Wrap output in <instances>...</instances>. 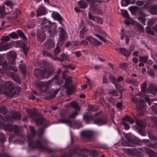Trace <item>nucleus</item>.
I'll return each instance as SVG.
<instances>
[{
    "mask_svg": "<svg viewBox=\"0 0 157 157\" xmlns=\"http://www.w3.org/2000/svg\"><path fill=\"white\" fill-rule=\"evenodd\" d=\"M136 121V123L137 125V129L139 133L142 136H145L146 134L145 130V126L144 125L143 122L140 121L136 120V117L134 116L133 118H132L128 116H125L121 119V123L124 126V129L128 130L130 128V126L127 123L128 121L130 123H134Z\"/></svg>",
    "mask_w": 157,
    "mask_h": 157,
    "instance_id": "nucleus-1",
    "label": "nucleus"
},
{
    "mask_svg": "<svg viewBox=\"0 0 157 157\" xmlns=\"http://www.w3.org/2000/svg\"><path fill=\"white\" fill-rule=\"evenodd\" d=\"M28 142L29 147L31 149L38 148L42 151H46L48 153H53L56 151L55 149L47 147L43 145V144H47L48 142L47 140L45 139H41L40 140H38L34 141L31 137H29Z\"/></svg>",
    "mask_w": 157,
    "mask_h": 157,
    "instance_id": "nucleus-2",
    "label": "nucleus"
},
{
    "mask_svg": "<svg viewBox=\"0 0 157 157\" xmlns=\"http://www.w3.org/2000/svg\"><path fill=\"white\" fill-rule=\"evenodd\" d=\"M11 120V117L9 116L2 117L0 118V129L3 128L5 131L9 132L14 131L15 134H18L21 128V126L19 125H13L10 124V121Z\"/></svg>",
    "mask_w": 157,
    "mask_h": 157,
    "instance_id": "nucleus-3",
    "label": "nucleus"
},
{
    "mask_svg": "<svg viewBox=\"0 0 157 157\" xmlns=\"http://www.w3.org/2000/svg\"><path fill=\"white\" fill-rule=\"evenodd\" d=\"M44 64L46 66L45 68L43 70L35 69L34 74L37 78H38L43 79L47 76H50L54 71L53 68L49 63L46 61L44 62Z\"/></svg>",
    "mask_w": 157,
    "mask_h": 157,
    "instance_id": "nucleus-4",
    "label": "nucleus"
},
{
    "mask_svg": "<svg viewBox=\"0 0 157 157\" xmlns=\"http://www.w3.org/2000/svg\"><path fill=\"white\" fill-rule=\"evenodd\" d=\"M26 112L29 114V117L35 121L37 125H43L44 127L47 126V123L46 120L40 117L36 110H32L31 109H27Z\"/></svg>",
    "mask_w": 157,
    "mask_h": 157,
    "instance_id": "nucleus-5",
    "label": "nucleus"
},
{
    "mask_svg": "<svg viewBox=\"0 0 157 157\" xmlns=\"http://www.w3.org/2000/svg\"><path fill=\"white\" fill-rule=\"evenodd\" d=\"M125 137L128 143L126 142L124 143V141H122V146L136 147V146H140L141 144V142L139 140L130 134H127Z\"/></svg>",
    "mask_w": 157,
    "mask_h": 157,
    "instance_id": "nucleus-6",
    "label": "nucleus"
},
{
    "mask_svg": "<svg viewBox=\"0 0 157 157\" xmlns=\"http://www.w3.org/2000/svg\"><path fill=\"white\" fill-rule=\"evenodd\" d=\"M41 24L44 28L48 29V31L51 35L55 34L56 27L54 23L44 18L42 20Z\"/></svg>",
    "mask_w": 157,
    "mask_h": 157,
    "instance_id": "nucleus-7",
    "label": "nucleus"
},
{
    "mask_svg": "<svg viewBox=\"0 0 157 157\" xmlns=\"http://www.w3.org/2000/svg\"><path fill=\"white\" fill-rule=\"evenodd\" d=\"M43 56L45 57H48L54 60H58L60 62H62L66 60L67 61H69V58L67 55L62 53L60 55V58L54 56L53 55L49 53L47 50H43L42 51Z\"/></svg>",
    "mask_w": 157,
    "mask_h": 157,
    "instance_id": "nucleus-8",
    "label": "nucleus"
},
{
    "mask_svg": "<svg viewBox=\"0 0 157 157\" xmlns=\"http://www.w3.org/2000/svg\"><path fill=\"white\" fill-rule=\"evenodd\" d=\"M88 2L90 3V8L91 10L97 14L100 13L101 11L99 9L98 4L96 2L99 3L102 2L101 0H86Z\"/></svg>",
    "mask_w": 157,
    "mask_h": 157,
    "instance_id": "nucleus-9",
    "label": "nucleus"
},
{
    "mask_svg": "<svg viewBox=\"0 0 157 157\" xmlns=\"http://www.w3.org/2000/svg\"><path fill=\"white\" fill-rule=\"evenodd\" d=\"M0 65L2 66L3 69L5 70H10L15 72L18 71L17 68L15 66L8 64L6 61L3 62L1 58H0Z\"/></svg>",
    "mask_w": 157,
    "mask_h": 157,
    "instance_id": "nucleus-10",
    "label": "nucleus"
},
{
    "mask_svg": "<svg viewBox=\"0 0 157 157\" xmlns=\"http://www.w3.org/2000/svg\"><path fill=\"white\" fill-rule=\"evenodd\" d=\"M51 80H49L47 82H40L37 83V87L42 92L46 91L47 89L48 88L49 85L51 83Z\"/></svg>",
    "mask_w": 157,
    "mask_h": 157,
    "instance_id": "nucleus-11",
    "label": "nucleus"
},
{
    "mask_svg": "<svg viewBox=\"0 0 157 157\" xmlns=\"http://www.w3.org/2000/svg\"><path fill=\"white\" fill-rule=\"evenodd\" d=\"M81 135L87 141H90L92 140L93 132L90 130L83 131L81 132Z\"/></svg>",
    "mask_w": 157,
    "mask_h": 157,
    "instance_id": "nucleus-12",
    "label": "nucleus"
},
{
    "mask_svg": "<svg viewBox=\"0 0 157 157\" xmlns=\"http://www.w3.org/2000/svg\"><path fill=\"white\" fill-rule=\"evenodd\" d=\"M8 63L11 64L15 65L16 58V52L13 51L10 52L7 56Z\"/></svg>",
    "mask_w": 157,
    "mask_h": 157,
    "instance_id": "nucleus-13",
    "label": "nucleus"
},
{
    "mask_svg": "<svg viewBox=\"0 0 157 157\" xmlns=\"http://www.w3.org/2000/svg\"><path fill=\"white\" fill-rule=\"evenodd\" d=\"M132 101L136 104V107L138 109H142L145 107L144 101L138 100L136 97H133L132 98Z\"/></svg>",
    "mask_w": 157,
    "mask_h": 157,
    "instance_id": "nucleus-14",
    "label": "nucleus"
},
{
    "mask_svg": "<svg viewBox=\"0 0 157 157\" xmlns=\"http://www.w3.org/2000/svg\"><path fill=\"white\" fill-rule=\"evenodd\" d=\"M145 148L138 147V148H126L125 151L128 154L132 155H136L137 152H139V150L142 151H144Z\"/></svg>",
    "mask_w": 157,
    "mask_h": 157,
    "instance_id": "nucleus-15",
    "label": "nucleus"
},
{
    "mask_svg": "<svg viewBox=\"0 0 157 157\" xmlns=\"http://www.w3.org/2000/svg\"><path fill=\"white\" fill-rule=\"evenodd\" d=\"M59 37V41L60 42L65 41L67 37L66 31L61 27L60 29Z\"/></svg>",
    "mask_w": 157,
    "mask_h": 157,
    "instance_id": "nucleus-16",
    "label": "nucleus"
},
{
    "mask_svg": "<svg viewBox=\"0 0 157 157\" xmlns=\"http://www.w3.org/2000/svg\"><path fill=\"white\" fill-rule=\"evenodd\" d=\"M86 39L88 40L91 45L96 46L101 44V42L98 41L96 39L90 36H86Z\"/></svg>",
    "mask_w": 157,
    "mask_h": 157,
    "instance_id": "nucleus-17",
    "label": "nucleus"
},
{
    "mask_svg": "<svg viewBox=\"0 0 157 157\" xmlns=\"http://www.w3.org/2000/svg\"><path fill=\"white\" fill-rule=\"evenodd\" d=\"M106 122V120L105 118L102 116H99L95 118L94 121V124L98 125H102Z\"/></svg>",
    "mask_w": 157,
    "mask_h": 157,
    "instance_id": "nucleus-18",
    "label": "nucleus"
},
{
    "mask_svg": "<svg viewBox=\"0 0 157 157\" xmlns=\"http://www.w3.org/2000/svg\"><path fill=\"white\" fill-rule=\"evenodd\" d=\"M36 12V16L37 17H40L42 15H45L48 12L46 8L42 6H40L38 7Z\"/></svg>",
    "mask_w": 157,
    "mask_h": 157,
    "instance_id": "nucleus-19",
    "label": "nucleus"
},
{
    "mask_svg": "<svg viewBox=\"0 0 157 157\" xmlns=\"http://www.w3.org/2000/svg\"><path fill=\"white\" fill-rule=\"evenodd\" d=\"M4 87L6 90L10 92H12L13 94H14V93H15L14 87L11 82L8 81L5 82Z\"/></svg>",
    "mask_w": 157,
    "mask_h": 157,
    "instance_id": "nucleus-20",
    "label": "nucleus"
},
{
    "mask_svg": "<svg viewBox=\"0 0 157 157\" xmlns=\"http://www.w3.org/2000/svg\"><path fill=\"white\" fill-rule=\"evenodd\" d=\"M38 40L41 43L44 42L46 38V35L43 30H38L37 35Z\"/></svg>",
    "mask_w": 157,
    "mask_h": 157,
    "instance_id": "nucleus-21",
    "label": "nucleus"
},
{
    "mask_svg": "<svg viewBox=\"0 0 157 157\" xmlns=\"http://www.w3.org/2000/svg\"><path fill=\"white\" fill-rule=\"evenodd\" d=\"M52 17L54 19L57 20L60 24H62L63 19L59 13H58L53 12L52 13Z\"/></svg>",
    "mask_w": 157,
    "mask_h": 157,
    "instance_id": "nucleus-22",
    "label": "nucleus"
},
{
    "mask_svg": "<svg viewBox=\"0 0 157 157\" xmlns=\"http://www.w3.org/2000/svg\"><path fill=\"white\" fill-rule=\"evenodd\" d=\"M50 80H51V83L54 80L55 81V83L59 85L63 84L64 82L63 80L59 78V76L57 75H55Z\"/></svg>",
    "mask_w": 157,
    "mask_h": 157,
    "instance_id": "nucleus-23",
    "label": "nucleus"
},
{
    "mask_svg": "<svg viewBox=\"0 0 157 157\" xmlns=\"http://www.w3.org/2000/svg\"><path fill=\"white\" fill-rule=\"evenodd\" d=\"M125 81L127 83L131 84L133 86H138L139 83L138 81L134 78L131 79L128 78L125 80Z\"/></svg>",
    "mask_w": 157,
    "mask_h": 157,
    "instance_id": "nucleus-24",
    "label": "nucleus"
},
{
    "mask_svg": "<svg viewBox=\"0 0 157 157\" xmlns=\"http://www.w3.org/2000/svg\"><path fill=\"white\" fill-rule=\"evenodd\" d=\"M117 51H120L121 54L123 55L126 57L129 56L131 54V52L125 48L120 47L117 49Z\"/></svg>",
    "mask_w": 157,
    "mask_h": 157,
    "instance_id": "nucleus-25",
    "label": "nucleus"
},
{
    "mask_svg": "<svg viewBox=\"0 0 157 157\" xmlns=\"http://www.w3.org/2000/svg\"><path fill=\"white\" fill-rule=\"evenodd\" d=\"M59 89H57L56 90L52 91L50 94L46 97V99L50 100L54 98L56 94L58 93L59 91Z\"/></svg>",
    "mask_w": 157,
    "mask_h": 157,
    "instance_id": "nucleus-26",
    "label": "nucleus"
},
{
    "mask_svg": "<svg viewBox=\"0 0 157 157\" xmlns=\"http://www.w3.org/2000/svg\"><path fill=\"white\" fill-rule=\"evenodd\" d=\"M45 48L47 49L51 50L55 46V44L52 40H47L45 43Z\"/></svg>",
    "mask_w": 157,
    "mask_h": 157,
    "instance_id": "nucleus-27",
    "label": "nucleus"
},
{
    "mask_svg": "<svg viewBox=\"0 0 157 157\" xmlns=\"http://www.w3.org/2000/svg\"><path fill=\"white\" fill-rule=\"evenodd\" d=\"M59 121L60 123L66 124L70 126H72L74 124H76V121H71L70 120H68L64 119H59Z\"/></svg>",
    "mask_w": 157,
    "mask_h": 157,
    "instance_id": "nucleus-28",
    "label": "nucleus"
},
{
    "mask_svg": "<svg viewBox=\"0 0 157 157\" xmlns=\"http://www.w3.org/2000/svg\"><path fill=\"white\" fill-rule=\"evenodd\" d=\"M83 119L86 123L89 124L90 121H92L94 119L93 116L92 115L84 114L83 116Z\"/></svg>",
    "mask_w": 157,
    "mask_h": 157,
    "instance_id": "nucleus-29",
    "label": "nucleus"
},
{
    "mask_svg": "<svg viewBox=\"0 0 157 157\" xmlns=\"http://www.w3.org/2000/svg\"><path fill=\"white\" fill-rule=\"evenodd\" d=\"M146 152L149 157H157V154L150 149L145 148Z\"/></svg>",
    "mask_w": 157,
    "mask_h": 157,
    "instance_id": "nucleus-30",
    "label": "nucleus"
},
{
    "mask_svg": "<svg viewBox=\"0 0 157 157\" xmlns=\"http://www.w3.org/2000/svg\"><path fill=\"white\" fill-rule=\"evenodd\" d=\"M88 18L90 19H91L94 21H96L100 24L102 23V21L101 19L97 17L94 16L92 15L90 13H88Z\"/></svg>",
    "mask_w": 157,
    "mask_h": 157,
    "instance_id": "nucleus-31",
    "label": "nucleus"
},
{
    "mask_svg": "<svg viewBox=\"0 0 157 157\" xmlns=\"http://www.w3.org/2000/svg\"><path fill=\"white\" fill-rule=\"evenodd\" d=\"M64 88L66 90L67 93L68 94H73L75 87L72 85H71L69 86L67 85H66L64 86Z\"/></svg>",
    "mask_w": 157,
    "mask_h": 157,
    "instance_id": "nucleus-32",
    "label": "nucleus"
},
{
    "mask_svg": "<svg viewBox=\"0 0 157 157\" xmlns=\"http://www.w3.org/2000/svg\"><path fill=\"white\" fill-rule=\"evenodd\" d=\"M19 69L22 74L26 75L27 74L26 66L24 63L20 64L19 66Z\"/></svg>",
    "mask_w": 157,
    "mask_h": 157,
    "instance_id": "nucleus-33",
    "label": "nucleus"
},
{
    "mask_svg": "<svg viewBox=\"0 0 157 157\" xmlns=\"http://www.w3.org/2000/svg\"><path fill=\"white\" fill-rule=\"evenodd\" d=\"M11 116L13 119L14 120H20L21 116L19 113L15 112L13 111L11 113Z\"/></svg>",
    "mask_w": 157,
    "mask_h": 157,
    "instance_id": "nucleus-34",
    "label": "nucleus"
},
{
    "mask_svg": "<svg viewBox=\"0 0 157 157\" xmlns=\"http://www.w3.org/2000/svg\"><path fill=\"white\" fill-rule=\"evenodd\" d=\"M78 3L81 9H86L87 7V4L84 0H81L78 1Z\"/></svg>",
    "mask_w": 157,
    "mask_h": 157,
    "instance_id": "nucleus-35",
    "label": "nucleus"
},
{
    "mask_svg": "<svg viewBox=\"0 0 157 157\" xmlns=\"http://www.w3.org/2000/svg\"><path fill=\"white\" fill-rule=\"evenodd\" d=\"M87 30L85 27H83L80 32V37L82 39L85 38V35L87 34Z\"/></svg>",
    "mask_w": 157,
    "mask_h": 157,
    "instance_id": "nucleus-36",
    "label": "nucleus"
},
{
    "mask_svg": "<svg viewBox=\"0 0 157 157\" xmlns=\"http://www.w3.org/2000/svg\"><path fill=\"white\" fill-rule=\"evenodd\" d=\"M17 32L18 36L20 37L21 38L23 39L25 42H26L27 40V38L26 36H25L23 32L20 29L17 30Z\"/></svg>",
    "mask_w": 157,
    "mask_h": 157,
    "instance_id": "nucleus-37",
    "label": "nucleus"
},
{
    "mask_svg": "<svg viewBox=\"0 0 157 157\" xmlns=\"http://www.w3.org/2000/svg\"><path fill=\"white\" fill-rule=\"evenodd\" d=\"M12 77L13 79L18 84L21 83V80L18 75L13 73L12 75Z\"/></svg>",
    "mask_w": 157,
    "mask_h": 157,
    "instance_id": "nucleus-38",
    "label": "nucleus"
},
{
    "mask_svg": "<svg viewBox=\"0 0 157 157\" xmlns=\"http://www.w3.org/2000/svg\"><path fill=\"white\" fill-rule=\"evenodd\" d=\"M69 106L75 108V109L79 110L80 108L79 105L75 101H72L69 104Z\"/></svg>",
    "mask_w": 157,
    "mask_h": 157,
    "instance_id": "nucleus-39",
    "label": "nucleus"
},
{
    "mask_svg": "<svg viewBox=\"0 0 157 157\" xmlns=\"http://www.w3.org/2000/svg\"><path fill=\"white\" fill-rule=\"evenodd\" d=\"M21 43L22 44L21 45V46L23 50L24 54L26 55L29 51V48L27 47V45L25 43L22 42Z\"/></svg>",
    "mask_w": 157,
    "mask_h": 157,
    "instance_id": "nucleus-40",
    "label": "nucleus"
},
{
    "mask_svg": "<svg viewBox=\"0 0 157 157\" xmlns=\"http://www.w3.org/2000/svg\"><path fill=\"white\" fill-rule=\"evenodd\" d=\"M6 137L5 134L1 132H0V142L3 144L6 141Z\"/></svg>",
    "mask_w": 157,
    "mask_h": 157,
    "instance_id": "nucleus-41",
    "label": "nucleus"
},
{
    "mask_svg": "<svg viewBox=\"0 0 157 157\" xmlns=\"http://www.w3.org/2000/svg\"><path fill=\"white\" fill-rule=\"evenodd\" d=\"M148 56H140V60L141 62H143L144 63L147 62L148 59Z\"/></svg>",
    "mask_w": 157,
    "mask_h": 157,
    "instance_id": "nucleus-42",
    "label": "nucleus"
},
{
    "mask_svg": "<svg viewBox=\"0 0 157 157\" xmlns=\"http://www.w3.org/2000/svg\"><path fill=\"white\" fill-rule=\"evenodd\" d=\"M121 12L122 15L124 17L127 18V19L129 18V15L128 13V11L126 10H121Z\"/></svg>",
    "mask_w": 157,
    "mask_h": 157,
    "instance_id": "nucleus-43",
    "label": "nucleus"
},
{
    "mask_svg": "<svg viewBox=\"0 0 157 157\" xmlns=\"http://www.w3.org/2000/svg\"><path fill=\"white\" fill-rule=\"evenodd\" d=\"M61 49L59 47L58 44H57L56 48L54 50V54L56 56L61 51Z\"/></svg>",
    "mask_w": 157,
    "mask_h": 157,
    "instance_id": "nucleus-44",
    "label": "nucleus"
},
{
    "mask_svg": "<svg viewBox=\"0 0 157 157\" xmlns=\"http://www.w3.org/2000/svg\"><path fill=\"white\" fill-rule=\"evenodd\" d=\"M109 78L111 80V82L113 83L115 86H116L117 85V79L113 75H110L109 76Z\"/></svg>",
    "mask_w": 157,
    "mask_h": 157,
    "instance_id": "nucleus-45",
    "label": "nucleus"
},
{
    "mask_svg": "<svg viewBox=\"0 0 157 157\" xmlns=\"http://www.w3.org/2000/svg\"><path fill=\"white\" fill-rule=\"evenodd\" d=\"M123 79V78L122 76H120L117 78V79L116 82L117 83V85H116V88H117L118 89H119L120 87V85L118 84V82L122 81Z\"/></svg>",
    "mask_w": 157,
    "mask_h": 157,
    "instance_id": "nucleus-46",
    "label": "nucleus"
},
{
    "mask_svg": "<svg viewBox=\"0 0 157 157\" xmlns=\"http://www.w3.org/2000/svg\"><path fill=\"white\" fill-rule=\"evenodd\" d=\"M9 36L10 38H18V35L15 32H13L9 34Z\"/></svg>",
    "mask_w": 157,
    "mask_h": 157,
    "instance_id": "nucleus-47",
    "label": "nucleus"
},
{
    "mask_svg": "<svg viewBox=\"0 0 157 157\" xmlns=\"http://www.w3.org/2000/svg\"><path fill=\"white\" fill-rule=\"evenodd\" d=\"M9 48V46L8 44H5L3 46L0 45V51L5 50Z\"/></svg>",
    "mask_w": 157,
    "mask_h": 157,
    "instance_id": "nucleus-48",
    "label": "nucleus"
},
{
    "mask_svg": "<svg viewBox=\"0 0 157 157\" xmlns=\"http://www.w3.org/2000/svg\"><path fill=\"white\" fill-rule=\"evenodd\" d=\"M29 128L32 134V135L33 136H34L36 135V133L34 127L32 126H30Z\"/></svg>",
    "mask_w": 157,
    "mask_h": 157,
    "instance_id": "nucleus-49",
    "label": "nucleus"
},
{
    "mask_svg": "<svg viewBox=\"0 0 157 157\" xmlns=\"http://www.w3.org/2000/svg\"><path fill=\"white\" fill-rule=\"evenodd\" d=\"M44 130L43 128H40L38 130V132L37 135L38 136L41 138L42 136V135L44 133Z\"/></svg>",
    "mask_w": 157,
    "mask_h": 157,
    "instance_id": "nucleus-50",
    "label": "nucleus"
},
{
    "mask_svg": "<svg viewBox=\"0 0 157 157\" xmlns=\"http://www.w3.org/2000/svg\"><path fill=\"white\" fill-rule=\"evenodd\" d=\"M78 115V113L76 111H75L72 113L70 114L68 117L69 119H73L75 117Z\"/></svg>",
    "mask_w": 157,
    "mask_h": 157,
    "instance_id": "nucleus-51",
    "label": "nucleus"
},
{
    "mask_svg": "<svg viewBox=\"0 0 157 157\" xmlns=\"http://www.w3.org/2000/svg\"><path fill=\"white\" fill-rule=\"evenodd\" d=\"M7 112V109L5 107L2 106L0 107V113L3 114H5Z\"/></svg>",
    "mask_w": 157,
    "mask_h": 157,
    "instance_id": "nucleus-52",
    "label": "nucleus"
},
{
    "mask_svg": "<svg viewBox=\"0 0 157 157\" xmlns=\"http://www.w3.org/2000/svg\"><path fill=\"white\" fill-rule=\"evenodd\" d=\"M146 31L147 34H151L152 35H154V32L149 27H147L146 29Z\"/></svg>",
    "mask_w": 157,
    "mask_h": 157,
    "instance_id": "nucleus-53",
    "label": "nucleus"
},
{
    "mask_svg": "<svg viewBox=\"0 0 157 157\" xmlns=\"http://www.w3.org/2000/svg\"><path fill=\"white\" fill-rule=\"evenodd\" d=\"M72 82V78L71 77H68L65 82L64 85H69Z\"/></svg>",
    "mask_w": 157,
    "mask_h": 157,
    "instance_id": "nucleus-54",
    "label": "nucleus"
},
{
    "mask_svg": "<svg viewBox=\"0 0 157 157\" xmlns=\"http://www.w3.org/2000/svg\"><path fill=\"white\" fill-rule=\"evenodd\" d=\"M146 87L147 84L146 82H144L142 84L141 86V91L143 92H145Z\"/></svg>",
    "mask_w": 157,
    "mask_h": 157,
    "instance_id": "nucleus-55",
    "label": "nucleus"
},
{
    "mask_svg": "<svg viewBox=\"0 0 157 157\" xmlns=\"http://www.w3.org/2000/svg\"><path fill=\"white\" fill-rule=\"evenodd\" d=\"M5 15L4 7H0V16L3 17Z\"/></svg>",
    "mask_w": 157,
    "mask_h": 157,
    "instance_id": "nucleus-56",
    "label": "nucleus"
},
{
    "mask_svg": "<svg viewBox=\"0 0 157 157\" xmlns=\"http://www.w3.org/2000/svg\"><path fill=\"white\" fill-rule=\"evenodd\" d=\"M14 13L16 14V18H17L18 15L21 14V12L19 9L16 8L14 10Z\"/></svg>",
    "mask_w": 157,
    "mask_h": 157,
    "instance_id": "nucleus-57",
    "label": "nucleus"
},
{
    "mask_svg": "<svg viewBox=\"0 0 157 157\" xmlns=\"http://www.w3.org/2000/svg\"><path fill=\"white\" fill-rule=\"evenodd\" d=\"M90 153L93 156H97L98 155V154L97 151L95 150H91L90 151Z\"/></svg>",
    "mask_w": 157,
    "mask_h": 157,
    "instance_id": "nucleus-58",
    "label": "nucleus"
},
{
    "mask_svg": "<svg viewBox=\"0 0 157 157\" xmlns=\"http://www.w3.org/2000/svg\"><path fill=\"white\" fill-rule=\"evenodd\" d=\"M121 68H126L128 67V64L126 63H121L119 64Z\"/></svg>",
    "mask_w": 157,
    "mask_h": 157,
    "instance_id": "nucleus-59",
    "label": "nucleus"
},
{
    "mask_svg": "<svg viewBox=\"0 0 157 157\" xmlns=\"http://www.w3.org/2000/svg\"><path fill=\"white\" fill-rule=\"evenodd\" d=\"M138 19L140 21L142 24H145L146 19L145 18L142 16H139L138 17Z\"/></svg>",
    "mask_w": 157,
    "mask_h": 157,
    "instance_id": "nucleus-60",
    "label": "nucleus"
},
{
    "mask_svg": "<svg viewBox=\"0 0 157 157\" xmlns=\"http://www.w3.org/2000/svg\"><path fill=\"white\" fill-rule=\"evenodd\" d=\"M125 33H124V29L122 28L121 30V40H122L124 39V36L125 37Z\"/></svg>",
    "mask_w": 157,
    "mask_h": 157,
    "instance_id": "nucleus-61",
    "label": "nucleus"
},
{
    "mask_svg": "<svg viewBox=\"0 0 157 157\" xmlns=\"http://www.w3.org/2000/svg\"><path fill=\"white\" fill-rule=\"evenodd\" d=\"M136 3L137 5L140 6L144 5V2L143 1L138 0L136 2Z\"/></svg>",
    "mask_w": 157,
    "mask_h": 157,
    "instance_id": "nucleus-62",
    "label": "nucleus"
},
{
    "mask_svg": "<svg viewBox=\"0 0 157 157\" xmlns=\"http://www.w3.org/2000/svg\"><path fill=\"white\" fill-rule=\"evenodd\" d=\"M10 38L8 35L3 37L2 38V40L3 41H6L10 40Z\"/></svg>",
    "mask_w": 157,
    "mask_h": 157,
    "instance_id": "nucleus-63",
    "label": "nucleus"
},
{
    "mask_svg": "<svg viewBox=\"0 0 157 157\" xmlns=\"http://www.w3.org/2000/svg\"><path fill=\"white\" fill-rule=\"evenodd\" d=\"M0 157H12L8 154L5 152H3L2 154L0 153Z\"/></svg>",
    "mask_w": 157,
    "mask_h": 157,
    "instance_id": "nucleus-64",
    "label": "nucleus"
}]
</instances>
